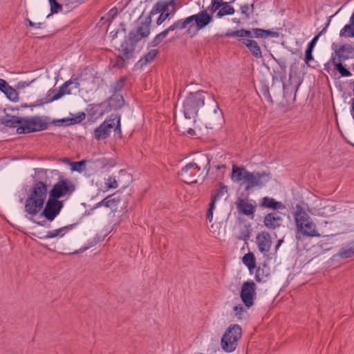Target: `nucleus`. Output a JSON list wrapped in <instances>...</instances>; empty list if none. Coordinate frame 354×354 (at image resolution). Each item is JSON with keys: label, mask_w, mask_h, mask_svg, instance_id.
<instances>
[{"label": "nucleus", "mask_w": 354, "mask_h": 354, "mask_svg": "<svg viewBox=\"0 0 354 354\" xmlns=\"http://www.w3.org/2000/svg\"><path fill=\"white\" fill-rule=\"evenodd\" d=\"M158 54V50L156 49L151 50L145 56L144 58L139 60L138 62V65H140L141 67L143 66H145L148 64L149 63L151 62L153 59L156 57V56Z\"/></svg>", "instance_id": "cd10ccee"}, {"label": "nucleus", "mask_w": 354, "mask_h": 354, "mask_svg": "<svg viewBox=\"0 0 354 354\" xmlns=\"http://www.w3.org/2000/svg\"><path fill=\"white\" fill-rule=\"evenodd\" d=\"M227 3V1L223 0V4L219 8V10L216 13V17L221 18L225 15H233L235 12L234 8Z\"/></svg>", "instance_id": "b1692460"}, {"label": "nucleus", "mask_w": 354, "mask_h": 354, "mask_svg": "<svg viewBox=\"0 0 354 354\" xmlns=\"http://www.w3.org/2000/svg\"><path fill=\"white\" fill-rule=\"evenodd\" d=\"M214 113L215 114H217V116H218V119L221 120V118H222V113H221V111L219 109V107H218V106L217 104H216V107H215V109L214 110Z\"/></svg>", "instance_id": "864d4df0"}, {"label": "nucleus", "mask_w": 354, "mask_h": 354, "mask_svg": "<svg viewBox=\"0 0 354 354\" xmlns=\"http://www.w3.org/2000/svg\"><path fill=\"white\" fill-rule=\"evenodd\" d=\"M261 206L273 209H278L284 207L281 202H278L274 198L267 196L262 198Z\"/></svg>", "instance_id": "393cba45"}, {"label": "nucleus", "mask_w": 354, "mask_h": 354, "mask_svg": "<svg viewBox=\"0 0 354 354\" xmlns=\"http://www.w3.org/2000/svg\"><path fill=\"white\" fill-rule=\"evenodd\" d=\"M48 194V187L45 183H35L28 189L24 203V212L31 216H37L44 208Z\"/></svg>", "instance_id": "f257e3e1"}, {"label": "nucleus", "mask_w": 354, "mask_h": 354, "mask_svg": "<svg viewBox=\"0 0 354 354\" xmlns=\"http://www.w3.org/2000/svg\"><path fill=\"white\" fill-rule=\"evenodd\" d=\"M7 124L17 127V132L19 134L41 131L45 129L47 126L39 117L22 119L14 116L7 122Z\"/></svg>", "instance_id": "7ed1b4c3"}, {"label": "nucleus", "mask_w": 354, "mask_h": 354, "mask_svg": "<svg viewBox=\"0 0 354 354\" xmlns=\"http://www.w3.org/2000/svg\"><path fill=\"white\" fill-rule=\"evenodd\" d=\"M86 161L81 160L79 162H74L71 163V169L73 171L82 172L85 167Z\"/></svg>", "instance_id": "c9c22d12"}, {"label": "nucleus", "mask_w": 354, "mask_h": 354, "mask_svg": "<svg viewBox=\"0 0 354 354\" xmlns=\"http://www.w3.org/2000/svg\"><path fill=\"white\" fill-rule=\"evenodd\" d=\"M247 47L252 53V55L257 58H260L262 57V53L259 46H247Z\"/></svg>", "instance_id": "58836bf2"}, {"label": "nucleus", "mask_w": 354, "mask_h": 354, "mask_svg": "<svg viewBox=\"0 0 354 354\" xmlns=\"http://www.w3.org/2000/svg\"><path fill=\"white\" fill-rule=\"evenodd\" d=\"M150 33V30L146 26H138L136 29L132 30L128 36V40L126 41L127 44H136L139 42L142 38L147 37Z\"/></svg>", "instance_id": "dca6fc26"}, {"label": "nucleus", "mask_w": 354, "mask_h": 354, "mask_svg": "<svg viewBox=\"0 0 354 354\" xmlns=\"http://www.w3.org/2000/svg\"><path fill=\"white\" fill-rule=\"evenodd\" d=\"M248 171L244 167H238L236 165L232 166V171L231 175V179L234 182L243 183Z\"/></svg>", "instance_id": "6ab92c4d"}, {"label": "nucleus", "mask_w": 354, "mask_h": 354, "mask_svg": "<svg viewBox=\"0 0 354 354\" xmlns=\"http://www.w3.org/2000/svg\"><path fill=\"white\" fill-rule=\"evenodd\" d=\"M75 189V186L71 180L62 178L53 185L49 192V196L58 200L60 198L71 195Z\"/></svg>", "instance_id": "1a4fd4ad"}, {"label": "nucleus", "mask_w": 354, "mask_h": 354, "mask_svg": "<svg viewBox=\"0 0 354 354\" xmlns=\"http://www.w3.org/2000/svg\"><path fill=\"white\" fill-rule=\"evenodd\" d=\"M214 209H215V205H214V203H210L209 207L208 209L207 214V218L208 219V221L209 222L212 221L213 212H214Z\"/></svg>", "instance_id": "c03bdc74"}, {"label": "nucleus", "mask_w": 354, "mask_h": 354, "mask_svg": "<svg viewBox=\"0 0 354 354\" xmlns=\"http://www.w3.org/2000/svg\"><path fill=\"white\" fill-rule=\"evenodd\" d=\"M250 9L251 10V12H252L254 10V3H252L251 5L245 3L240 7L241 12L245 16V19H248L250 18Z\"/></svg>", "instance_id": "2f4dec72"}, {"label": "nucleus", "mask_w": 354, "mask_h": 354, "mask_svg": "<svg viewBox=\"0 0 354 354\" xmlns=\"http://www.w3.org/2000/svg\"><path fill=\"white\" fill-rule=\"evenodd\" d=\"M340 256L343 258H349L354 256V248L344 249L339 253Z\"/></svg>", "instance_id": "ea45409f"}, {"label": "nucleus", "mask_w": 354, "mask_h": 354, "mask_svg": "<svg viewBox=\"0 0 354 354\" xmlns=\"http://www.w3.org/2000/svg\"><path fill=\"white\" fill-rule=\"evenodd\" d=\"M62 207L63 203L62 201L49 196L44 205V208L40 212L41 216L48 221H53L59 215Z\"/></svg>", "instance_id": "9d476101"}, {"label": "nucleus", "mask_w": 354, "mask_h": 354, "mask_svg": "<svg viewBox=\"0 0 354 354\" xmlns=\"http://www.w3.org/2000/svg\"><path fill=\"white\" fill-rule=\"evenodd\" d=\"M28 22V25L31 27H34L35 26V24L33 22H32L30 19H27Z\"/></svg>", "instance_id": "bf43d9fd"}, {"label": "nucleus", "mask_w": 354, "mask_h": 354, "mask_svg": "<svg viewBox=\"0 0 354 354\" xmlns=\"http://www.w3.org/2000/svg\"><path fill=\"white\" fill-rule=\"evenodd\" d=\"M117 14V10L116 9H111L110 11H109V15H111L112 16V18L113 17L114 15H115Z\"/></svg>", "instance_id": "4d7b16f0"}, {"label": "nucleus", "mask_w": 354, "mask_h": 354, "mask_svg": "<svg viewBox=\"0 0 354 354\" xmlns=\"http://www.w3.org/2000/svg\"><path fill=\"white\" fill-rule=\"evenodd\" d=\"M328 24L326 26L325 28H323V30L319 32L316 36L314 37V38L308 43V44H316L319 37H320V35L324 32L326 31V28H327V26H328Z\"/></svg>", "instance_id": "09e8293b"}, {"label": "nucleus", "mask_w": 354, "mask_h": 354, "mask_svg": "<svg viewBox=\"0 0 354 354\" xmlns=\"http://www.w3.org/2000/svg\"><path fill=\"white\" fill-rule=\"evenodd\" d=\"M241 336V326L238 324L230 326L222 337L221 341L222 348L228 353L234 351L236 348L238 340Z\"/></svg>", "instance_id": "0eeeda50"}, {"label": "nucleus", "mask_w": 354, "mask_h": 354, "mask_svg": "<svg viewBox=\"0 0 354 354\" xmlns=\"http://www.w3.org/2000/svg\"><path fill=\"white\" fill-rule=\"evenodd\" d=\"M119 32H120V33H122V34L124 35V34H125V28H122L120 30H117L116 32H113V31L111 32H110V37H112V39H114L115 37H117V35H118V33H119Z\"/></svg>", "instance_id": "3c124183"}, {"label": "nucleus", "mask_w": 354, "mask_h": 354, "mask_svg": "<svg viewBox=\"0 0 354 354\" xmlns=\"http://www.w3.org/2000/svg\"><path fill=\"white\" fill-rule=\"evenodd\" d=\"M162 39L163 38H162V37H158V35H157L156 36V37L154 38L153 42L154 43V44H157L160 43Z\"/></svg>", "instance_id": "6e6d98bb"}, {"label": "nucleus", "mask_w": 354, "mask_h": 354, "mask_svg": "<svg viewBox=\"0 0 354 354\" xmlns=\"http://www.w3.org/2000/svg\"><path fill=\"white\" fill-rule=\"evenodd\" d=\"M335 69L341 74L343 77H349L351 75V73L344 68L341 63H337L335 64Z\"/></svg>", "instance_id": "e433bc0d"}, {"label": "nucleus", "mask_w": 354, "mask_h": 354, "mask_svg": "<svg viewBox=\"0 0 354 354\" xmlns=\"http://www.w3.org/2000/svg\"><path fill=\"white\" fill-rule=\"evenodd\" d=\"M281 218L277 213H270L264 218V225L270 229H274L280 225Z\"/></svg>", "instance_id": "aec40b11"}, {"label": "nucleus", "mask_w": 354, "mask_h": 354, "mask_svg": "<svg viewBox=\"0 0 354 354\" xmlns=\"http://www.w3.org/2000/svg\"><path fill=\"white\" fill-rule=\"evenodd\" d=\"M176 11V1L170 0L169 1H159L152 8L151 15H155L160 13L157 19V24H162L167 18L173 16Z\"/></svg>", "instance_id": "6e6552de"}, {"label": "nucleus", "mask_w": 354, "mask_h": 354, "mask_svg": "<svg viewBox=\"0 0 354 354\" xmlns=\"http://www.w3.org/2000/svg\"><path fill=\"white\" fill-rule=\"evenodd\" d=\"M282 242H283V240H279L278 241V242H277V245L275 246V250H277L279 248V247L281 246Z\"/></svg>", "instance_id": "13d9d810"}, {"label": "nucleus", "mask_w": 354, "mask_h": 354, "mask_svg": "<svg viewBox=\"0 0 354 354\" xmlns=\"http://www.w3.org/2000/svg\"><path fill=\"white\" fill-rule=\"evenodd\" d=\"M35 81L32 80L31 81H20L17 83V88L24 89L29 86Z\"/></svg>", "instance_id": "de8ad7c7"}, {"label": "nucleus", "mask_w": 354, "mask_h": 354, "mask_svg": "<svg viewBox=\"0 0 354 354\" xmlns=\"http://www.w3.org/2000/svg\"><path fill=\"white\" fill-rule=\"evenodd\" d=\"M187 133L190 135H194V131L192 129H189L188 131H187Z\"/></svg>", "instance_id": "052dcab7"}, {"label": "nucleus", "mask_w": 354, "mask_h": 354, "mask_svg": "<svg viewBox=\"0 0 354 354\" xmlns=\"http://www.w3.org/2000/svg\"><path fill=\"white\" fill-rule=\"evenodd\" d=\"M261 92L263 93V94L264 95L266 99L268 102H272L271 95H270V92H269L268 87L267 86L264 85V86H262Z\"/></svg>", "instance_id": "a18cd8bd"}, {"label": "nucleus", "mask_w": 354, "mask_h": 354, "mask_svg": "<svg viewBox=\"0 0 354 354\" xmlns=\"http://www.w3.org/2000/svg\"><path fill=\"white\" fill-rule=\"evenodd\" d=\"M339 37L345 39L354 37V23L351 19L349 23L340 30Z\"/></svg>", "instance_id": "a878e982"}, {"label": "nucleus", "mask_w": 354, "mask_h": 354, "mask_svg": "<svg viewBox=\"0 0 354 354\" xmlns=\"http://www.w3.org/2000/svg\"><path fill=\"white\" fill-rule=\"evenodd\" d=\"M226 188L223 187L222 189L219 190L216 194L214 195L212 202L215 205L216 202L221 198V197L223 195L224 192H226Z\"/></svg>", "instance_id": "49530a36"}, {"label": "nucleus", "mask_w": 354, "mask_h": 354, "mask_svg": "<svg viewBox=\"0 0 354 354\" xmlns=\"http://www.w3.org/2000/svg\"><path fill=\"white\" fill-rule=\"evenodd\" d=\"M72 229L71 225H67L59 229L47 232L46 239L62 238Z\"/></svg>", "instance_id": "4be33fe9"}, {"label": "nucleus", "mask_w": 354, "mask_h": 354, "mask_svg": "<svg viewBox=\"0 0 354 354\" xmlns=\"http://www.w3.org/2000/svg\"><path fill=\"white\" fill-rule=\"evenodd\" d=\"M194 17L189 16L185 19H181L175 22L176 26L178 30H183L188 25H190V28L194 26Z\"/></svg>", "instance_id": "c85d7f7f"}, {"label": "nucleus", "mask_w": 354, "mask_h": 354, "mask_svg": "<svg viewBox=\"0 0 354 354\" xmlns=\"http://www.w3.org/2000/svg\"><path fill=\"white\" fill-rule=\"evenodd\" d=\"M119 51L121 52L119 57L123 59V62H124L125 59H128L133 49L131 48H129L128 46H121V49L119 48Z\"/></svg>", "instance_id": "72a5a7b5"}, {"label": "nucleus", "mask_w": 354, "mask_h": 354, "mask_svg": "<svg viewBox=\"0 0 354 354\" xmlns=\"http://www.w3.org/2000/svg\"><path fill=\"white\" fill-rule=\"evenodd\" d=\"M315 46H308L307 49L305 52V62L306 64L309 65L310 62L313 60V50Z\"/></svg>", "instance_id": "4c0bfd02"}, {"label": "nucleus", "mask_w": 354, "mask_h": 354, "mask_svg": "<svg viewBox=\"0 0 354 354\" xmlns=\"http://www.w3.org/2000/svg\"><path fill=\"white\" fill-rule=\"evenodd\" d=\"M350 19L354 23V12L352 14Z\"/></svg>", "instance_id": "680f3d73"}, {"label": "nucleus", "mask_w": 354, "mask_h": 354, "mask_svg": "<svg viewBox=\"0 0 354 354\" xmlns=\"http://www.w3.org/2000/svg\"><path fill=\"white\" fill-rule=\"evenodd\" d=\"M120 115H111L94 131V138L97 140L106 138L112 130L121 134Z\"/></svg>", "instance_id": "39448f33"}, {"label": "nucleus", "mask_w": 354, "mask_h": 354, "mask_svg": "<svg viewBox=\"0 0 354 354\" xmlns=\"http://www.w3.org/2000/svg\"><path fill=\"white\" fill-rule=\"evenodd\" d=\"M84 0H65V2L66 4H73L76 3H81L84 1Z\"/></svg>", "instance_id": "5fc2aeb1"}, {"label": "nucleus", "mask_w": 354, "mask_h": 354, "mask_svg": "<svg viewBox=\"0 0 354 354\" xmlns=\"http://www.w3.org/2000/svg\"><path fill=\"white\" fill-rule=\"evenodd\" d=\"M270 275V269L266 265L259 267L256 271L255 279L258 282H266Z\"/></svg>", "instance_id": "5701e85b"}, {"label": "nucleus", "mask_w": 354, "mask_h": 354, "mask_svg": "<svg viewBox=\"0 0 354 354\" xmlns=\"http://www.w3.org/2000/svg\"><path fill=\"white\" fill-rule=\"evenodd\" d=\"M293 216L298 233L306 237L321 236L317 225L301 205H296Z\"/></svg>", "instance_id": "f03ea898"}, {"label": "nucleus", "mask_w": 354, "mask_h": 354, "mask_svg": "<svg viewBox=\"0 0 354 354\" xmlns=\"http://www.w3.org/2000/svg\"><path fill=\"white\" fill-rule=\"evenodd\" d=\"M257 286L252 281H245L241 287V299L247 308L254 305L257 296Z\"/></svg>", "instance_id": "f8f14e48"}, {"label": "nucleus", "mask_w": 354, "mask_h": 354, "mask_svg": "<svg viewBox=\"0 0 354 354\" xmlns=\"http://www.w3.org/2000/svg\"><path fill=\"white\" fill-rule=\"evenodd\" d=\"M192 17L194 18V24H196L198 30L205 28L212 21V17L206 10L193 15Z\"/></svg>", "instance_id": "a211bd4d"}, {"label": "nucleus", "mask_w": 354, "mask_h": 354, "mask_svg": "<svg viewBox=\"0 0 354 354\" xmlns=\"http://www.w3.org/2000/svg\"><path fill=\"white\" fill-rule=\"evenodd\" d=\"M50 6V13L56 14L60 12L62 9V5L57 0H48Z\"/></svg>", "instance_id": "473e14b6"}, {"label": "nucleus", "mask_w": 354, "mask_h": 354, "mask_svg": "<svg viewBox=\"0 0 354 354\" xmlns=\"http://www.w3.org/2000/svg\"><path fill=\"white\" fill-rule=\"evenodd\" d=\"M6 97L12 102H16L19 100V94L16 89L13 88L10 86H8L3 91Z\"/></svg>", "instance_id": "7c9ffc66"}, {"label": "nucleus", "mask_w": 354, "mask_h": 354, "mask_svg": "<svg viewBox=\"0 0 354 354\" xmlns=\"http://www.w3.org/2000/svg\"><path fill=\"white\" fill-rule=\"evenodd\" d=\"M8 84L3 79L0 78V90L3 92L8 86Z\"/></svg>", "instance_id": "603ef678"}, {"label": "nucleus", "mask_w": 354, "mask_h": 354, "mask_svg": "<svg viewBox=\"0 0 354 354\" xmlns=\"http://www.w3.org/2000/svg\"><path fill=\"white\" fill-rule=\"evenodd\" d=\"M153 15H151V12H150L149 15L146 18L145 22L141 23L140 26H146L147 27V28L150 30L149 27H150V24L151 23V17Z\"/></svg>", "instance_id": "8fccbe9b"}, {"label": "nucleus", "mask_w": 354, "mask_h": 354, "mask_svg": "<svg viewBox=\"0 0 354 354\" xmlns=\"http://www.w3.org/2000/svg\"><path fill=\"white\" fill-rule=\"evenodd\" d=\"M244 183H246L245 190L248 191L254 187L266 185L270 180V174L263 172H250L246 175Z\"/></svg>", "instance_id": "9b49d317"}, {"label": "nucleus", "mask_w": 354, "mask_h": 354, "mask_svg": "<svg viewBox=\"0 0 354 354\" xmlns=\"http://www.w3.org/2000/svg\"><path fill=\"white\" fill-rule=\"evenodd\" d=\"M205 95L203 92L190 93L183 102V112L187 119L194 118L198 109L205 104Z\"/></svg>", "instance_id": "423d86ee"}, {"label": "nucleus", "mask_w": 354, "mask_h": 354, "mask_svg": "<svg viewBox=\"0 0 354 354\" xmlns=\"http://www.w3.org/2000/svg\"><path fill=\"white\" fill-rule=\"evenodd\" d=\"M114 203L113 199H111L110 197H106L104 200L101 201L96 205V207H101V206H105V207H111V203Z\"/></svg>", "instance_id": "79ce46f5"}, {"label": "nucleus", "mask_w": 354, "mask_h": 354, "mask_svg": "<svg viewBox=\"0 0 354 354\" xmlns=\"http://www.w3.org/2000/svg\"><path fill=\"white\" fill-rule=\"evenodd\" d=\"M84 118H85V114L84 113H82V114L79 115L78 116H77L75 118L69 119L68 120L70 121V122L68 123V124L80 123Z\"/></svg>", "instance_id": "37998d69"}, {"label": "nucleus", "mask_w": 354, "mask_h": 354, "mask_svg": "<svg viewBox=\"0 0 354 354\" xmlns=\"http://www.w3.org/2000/svg\"><path fill=\"white\" fill-rule=\"evenodd\" d=\"M118 183L114 176H109L104 178V186L102 187L103 192H106L109 189H114L118 188Z\"/></svg>", "instance_id": "bb28decb"}, {"label": "nucleus", "mask_w": 354, "mask_h": 354, "mask_svg": "<svg viewBox=\"0 0 354 354\" xmlns=\"http://www.w3.org/2000/svg\"><path fill=\"white\" fill-rule=\"evenodd\" d=\"M80 83L76 80H68L65 82L60 87L59 91L51 97L49 102L57 100L66 95L71 94V88H77Z\"/></svg>", "instance_id": "2eb2a0df"}, {"label": "nucleus", "mask_w": 354, "mask_h": 354, "mask_svg": "<svg viewBox=\"0 0 354 354\" xmlns=\"http://www.w3.org/2000/svg\"><path fill=\"white\" fill-rule=\"evenodd\" d=\"M256 243L259 250L264 255H268L272 245L270 234L267 232L259 233L256 237Z\"/></svg>", "instance_id": "4468645a"}, {"label": "nucleus", "mask_w": 354, "mask_h": 354, "mask_svg": "<svg viewBox=\"0 0 354 354\" xmlns=\"http://www.w3.org/2000/svg\"><path fill=\"white\" fill-rule=\"evenodd\" d=\"M243 263L250 270L254 269L256 266L255 258L252 252H248L243 257Z\"/></svg>", "instance_id": "c756f323"}, {"label": "nucleus", "mask_w": 354, "mask_h": 354, "mask_svg": "<svg viewBox=\"0 0 354 354\" xmlns=\"http://www.w3.org/2000/svg\"><path fill=\"white\" fill-rule=\"evenodd\" d=\"M227 37H247L245 43L244 44H257V41L251 39V38H268V37H279V32L271 30H264L261 28H253L252 31L247 30L245 29L237 30L232 31V32L227 33Z\"/></svg>", "instance_id": "20e7f679"}, {"label": "nucleus", "mask_w": 354, "mask_h": 354, "mask_svg": "<svg viewBox=\"0 0 354 354\" xmlns=\"http://www.w3.org/2000/svg\"><path fill=\"white\" fill-rule=\"evenodd\" d=\"M175 30H178L177 28V26H176V24L175 22L171 25L169 28H167V29H165V30H163L162 32H161L160 33L158 34V37H162V38H165L166 37V36L168 35V33L170 32V31H174Z\"/></svg>", "instance_id": "a19ab883"}, {"label": "nucleus", "mask_w": 354, "mask_h": 354, "mask_svg": "<svg viewBox=\"0 0 354 354\" xmlns=\"http://www.w3.org/2000/svg\"><path fill=\"white\" fill-rule=\"evenodd\" d=\"M201 168L195 162H189L182 168L179 176L182 181L187 184L196 183V176H200Z\"/></svg>", "instance_id": "ddd939ff"}, {"label": "nucleus", "mask_w": 354, "mask_h": 354, "mask_svg": "<svg viewBox=\"0 0 354 354\" xmlns=\"http://www.w3.org/2000/svg\"><path fill=\"white\" fill-rule=\"evenodd\" d=\"M236 205L238 211L246 216H252L255 212V206L247 199L239 198Z\"/></svg>", "instance_id": "f3484780"}, {"label": "nucleus", "mask_w": 354, "mask_h": 354, "mask_svg": "<svg viewBox=\"0 0 354 354\" xmlns=\"http://www.w3.org/2000/svg\"><path fill=\"white\" fill-rule=\"evenodd\" d=\"M233 311L236 319L240 320L243 318V316L245 313V308L243 304H240L234 307Z\"/></svg>", "instance_id": "f704fd0d"}, {"label": "nucleus", "mask_w": 354, "mask_h": 354, "mask_svg": "<svg viewBox=\"0 0 354 354\" xmlns=\"http://www.w3.org/2000/svg\"><path fill=\"white\" fill-rule=\"evenodd\" d=\"M336 55L343 59H348L354 57L353 46H339V48L335 49Z\"/></svg>", "instance_id": "412c9836"}]
</instances>
